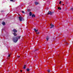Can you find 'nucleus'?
Masks as SVG:
<instances>
[{"mask_svg": "<svg viewBox=\"0 0 73 73\" xmlns=\"http://www.w3.org/2000/svg\"><path fill=\"white\" fill-rule=\"evenodd\" d=\"M20 37H21V36L13 38V40L14 42H17L18 41V40H19V39H20Z\"/></svg>", "mask_w": 73, "mask_h": 73, "instance_id": "f257e3e1", "label": "nucleus"}, {"mask_svg": "<svg viewBox=\"0 0 73 73\" xmlns=\"http://www.w3.org/2000/svg\"><path fill=\"white\" fill-rule=\"evenodd\" d=\"M54 12H51V11H49L48 13V15H52V14L54 13Z\"/></svg>", "mask_w": 73, "mask_h": 73, "instance_id": "f03ea898", "label": "nucleus"}, {"mask_svg": "<svg viewBox=\"0 0 73 73\" xmlns=\"http://www.w3.org/2000/svg\"><path fill=\"white\" fill-rule=\"evenodd\" d=\"M13 31L14 33H17V31L15 29H13Z\"/></svg>", "mask_w": 73, "mask_h": 73, "instance_id": "7ed1b4c3", "label": "nucleus"}, {"mask_svg": "<svg viewBox=\"0 0 73 73\" xmlns=\"http://www.w3.org/2000/svg\"><path fill=\"white\" fill-rule=\"evenodd\" d=\"M22 17L20 16L19 17V19L20 21H22Z\"/></svg>", "mask_w": 73, "mask_h": 73, "instance_id": "20e7f679", "label": "nucleus"}, {"mask_svg": "<svg viewBox=\"0 0 73 73\" xmlns=\"http://www.w3.org/2000/svg\"><path fill=\"white\" fill-rule=\"evenodd\" d=\"M50 26H51V27H50V28H52L54 27V25L52 24H50Z\"/></svg>", "mask_w": 73, "mask_h": 73, "instance_id": "39448f33", "label": "nucleus"}, {"mask_svg": "<svg viewBox=\"0 0 73 73\" xmlns=\"http://www.w3.org/2000/svg\"><path fill=\"white\" fill-rule=\"evenodd\" d=\"M35 5H37V4H38V3L37 1H36L35 2Z\"/></svg>", "mask_w": 73, "mask_h": 73, "instance_id": "423d86ee", "label": "nucleus"}, {"mask_svg": "<svg viewBox=\"0 0 73 73\" xmlns=\"http://www.w3.org/2000/svg\"><path fill=\"white\" fill-rule=\"evenodd\" d=\"M34 30L35 31V32H38V30L37 29L36 30V29H34Z\"/></svg>", "mask_w": 73, "mask_h": 73, "instance_id": "0eeeda50", "label": "nucleus"}, {"mask_svg": "<svg viewBox=\"0 0 73 73\" xmlns=\"http://www.w3.org/2000/svg\"><path fill=\"white\" fill-rule=\"evenodd\" d=\"M2 24L3 25H5V23L4 22H2Z\"/></svg>", "mask_w": 73, "mask_h": 73, "instance_id": "6e6552de", "label": "nucleus"}, {"mask_svg": "<svg viewBox=\"0 0 73 73\" xmlns=\"http://www.w3.org/2000/svg\"><path fill=\"white\" fill-rule=\"evenodd\" d=\"M13 33V35H14V36H17V34L16 33Z\"/></svg>", "mask_w": 73, "mask_h": 73, "instance_id": "1a4fd4ad", "label": "nucleus"}, {"mask_svg": "<svg viewBox=\"0 0 73 73\" xmlns=\"http://www.w3.org/2000/svg\"><path fill=\"white\" fill-rule=\"evenodd\" d=\"M32 12H30L29 16H32Z\"/></svg>", "mask_w": 73, "mask_h": 73, "instance_id": "9d476101", "label": "nucleus"}, {"mask_svg": "<svg viewBox=\"0 0 73 73\" xmlns=\"http://www.w3.org/2000/svg\"><path fill=\"white\" fill-rule=\"evenodd\" d=\"M33 16H34V17H35V15L34 14H33L32 15V17H33Z\"/></svg>", "mask_w": 73, "mask_h": 73, "instance_id": "9b49d317", "label": "nucleus"}, {"mask_svg": "<svg viewBox=\"0 0 73 73\" xmlns=\"http://www.w3.org/2000/svg\"><path fill=\"white\" fill-rule=\"evenodd\" d=\"M29 70H30V69H29L27 68V72H29Z\"/></svg>", "mask_w": 73, "mask_h": 73, "instance_id": "f8f14e48", "label": "nucleus"}, {"mask_svg": "<svg viewBox=\"0 0 73 73\" xmlns=\"http://www.w3.org/2000/svg\"><path fill=\"white\" fill-rule=\"evenodd\" d=\"M49 36H47L46 38L47 41H48V40H49Z\"/></svg>", "mask_w": 73, "mask_h": 73, "instance_id": "ddd939ff", "label": "nucleus"}, {"mask_svg": "<svg viewBox=\"0 0 73 73\" xmlns=\"http://www.w3.org/2000/svg\"><path fill=\"white\" fill-rule=\"evenodd\" d=\"M26 66V65H25L24 66V67L23 68V69H25V68H26V67H25V66Z\"/></svg>", "mask_w": 73, "mask_h": 73, "instance_id": "4468645a", "label": "nucleus"}, {"mask_svg": "<svg viewBox=\"0 0 73 73\" xmlns=\"http://www.w3.org/2000/svg\"><path fill=\"white\" fill-rule=\"evenodd\" d=\"M58 9H60V10H61V7H58Z\"/></svg>", "mask_w": 73, "mask_h": 73, "instance_id": "2eb2a0df", "label": "nucleus"}, {"mask_svg": "<svg viewBox=\"0 0 73 73\" xmlns=\"http://www.w3.org/2000/svg\"><path fill=\"white\" fill-rule=\"evenodd\" d=\"M22 21H24V19L23 17L22 18Z\"/></svg>", "mask_w": 73, "mask_h": 73, "instance_id": "dca6fc26", "label": "nucleus"}, {"mask_svg": "<svg viewBox=\"0 0 73 73\" xmlns=\"http://www.w3.org/2000/svg\"><path fill=\"white\" fill-rule=\"evenodd\" d=\"M47 71L48 73H49L50 72V70H48Z\"/></svg>", "mask_w": 73, "mask_h": 73, "instance_id": "f3484780", "label": "nucleus"}, {"mask_svg": "<svg viewBox=\"0 0 73 73\" xmlns=\"http://www.w3.org/2000/svg\"><path fill=\"white\" fill-rule=\"evenodd\" d=\"M67 10V7H65V11H66Z\"/></svg>", "mask_w": 73, "mask_h": 73, "instance_id": "a211bd4d", "label": "nucleus"}, {"mask_svg": "<svg viewBox=\"0 0 73 73\" xmlns=\"http://www.w3.org/2000/svg\"><path fill=\"white\" fill-rule=\"evenodd\" d=\"M28 12H29V11H31V10H30V9H28Z\"/></svg>", "mask_w": 73, "mask_h": 73, "instance_id": "6ab92c4d", "label": "nucleus"}, {"mask_svg": "<svg viewBox=\"0 0 73 73\" xmlns=\"http://www.w3.org/2000/svg\"><path fill=\"white\" fill-rule=\"evenodd\" d=\"M37 50H38V49H37L36 50H35L34 51V52H35V51H37Z\"/></svg>", "mask_w": 73, "mask_h": 73, "instance_id": "aec40b11", "label": "nucleus"}, {"mask_svg": "<svg viewBox=\"0 0 73 73\" xmlns=\"http://www.w3.org/2000/svg\"><path fill=\"white\" fill-rule=\"evenodd\" d=\"M17 57H18V58H20V56H17Z\"/></svg>", "mask_w": 73, "mask_h": 73, "instance_id": "412c9836", "label": "nucleus"}, {"mask_svg": "<svg viewBox=\"0 0 73 73\" xmlns=\"http://www.w3.org/2000/svg\"><path fill=\"white\" fill-rule=\"evenodd\" d=\"M61 1H60V2H59V4H61Z\"/></svg>", "mask_w": 73, "mask_h": 73, "instance_id": "4be33fe9", "label": "nucleus"}, {"mask_svg": "<svg viewBox=\"0 0 73 73\" xmlns=\"http://www.w3.org/2000/svg\"><path fill=\"white\" fill-rule=\"evenodd\" d=\"M22 13H24V11H22Z\"/></svg>", "mask_w": 73, "mask_h": 73, "instance_id": "5701e85b", "label": "nucleus"}, {"mask_svg": "<svg viewBox=\"0 0 73 73\" xmlns=\"http://www.w3.org/2000/svg\"><path fill=\"white\" fill-rule=\"evenodd\" d=\"M39 33H40V32H39L38 33H36V34H39Z\"/></svg>", "mask_w": 73, "mask_h": 73, "instance_id": "b1692460", "label": "nucleus"}, {"mask_svg": "<svg viewBox=\"0 0 73 73\" xmlns=\"http://www.w3.org/2000/svg\"><path fill=\"white\" fill-rule=\"evenodd\" d=\"M10 56H11V55H10V54H9L8 57H10Z\"/></svg>", "mask_w": 73, "mask_h": 73, "instance_id": "393cba45", "label": "nucleus"}, {"mask_svg": "<svg viewBox=\"0 0 73 73\" xmlns=\"http://www.w3.org/2000/svg\"><path fill=\"white\" fill-rule=\"evenodd\" d=\"M34 57H37V55H36V56H35Z\"/></svg>", "mask_w": 73, "mask_h": 73, "instance_id": "a878e982", "label": "nucleus"}, {"mask_svg": "<svg viewBox=\"0 0 73 73\" xmlns=\"http://www.w3.org/2000/svg\"><path fill=\"white\" fill-rule=\"evenodd\" d=\"M71 10H72V11H73V8H71Z\"/></svg>", "mask_w": 73, "mask_h": 73, "instance_id": "bb28decb", "label": "nucleus"}, {"mask_svg": "<svg viewBox=\"0 0 73 73\" xmlns=\"http://www.w3.org/2000/svg\"><path fill=\"white\" fill-rule=\"evenodd\" d=\"M11 1H13V0H10Z\"/></svg>", "mask_w": 73, "mask_h": 73, "instance_id": "cd10ccee", "label": "nucleus"}, {"mask_svg": "<svg viewBox=\"0 0 73 73\" xmlns=\"http://www.w3.org/2000/svg\"><path fill=\"white\" fill-rule=\"evenodd\" d=\"M20 72H23V70H20Z\"/></svg>", "mask_w": 73, "mask_h": 73, "instance_id": "c85d7f7f", "label": "nucleus"}, {"mask_svg": "<svg viewBox=\"0 0 73 73\" xmlns=\"http://www.w3.org/2000/svg\"><path fill=\"white\" fill-rule=\"evenodd\" d=\"M1 12H4V11H1Z\"/></svg>", "mask_w": 73, "mask_h": 73, "instance_id": "c756f323", "label": "nucleus"}, {"mask_svg": "<svg viewBox=\"0 0 73 73\" xmlns=\"http://www.w3.org/2000/svg\"><path fill=\"white\" fill-rule=\"evenodd\" d=\"M66 44H68V43L67 42H66Z\"/></svg>", "mask_w": 73, "mask_h": 73, "instance_id": "7c9ffc66", "label": "nucleus"}, {"mask_svg": "<svg viewBox=\"0 0 73 73\" xmlns=\"http://www.w3.org/2000/svg\"><path fill=\"white\" fill-rule=\"evenodd\" d=\"M62 5H63H63H64V4H63Z\"/></svg>", "mask_w": 73, "mask_h": 73, "instance_id": "2f4dec72", "label": "nucleus"}, {"mask_svg": "<svg viewBox=\"0 0 73 73\" xmlns=\"http://www.w3.org/2000/svg\"><path fill=\"white\" fill-rule=\"evenodd\" d=\"M64 41H65H65H66L65 40Z\"/></svg>", "mask_w": 73, "mask_h": 73, "instance_id": "473e14b6", "label": "nucleus"}]
</instances>
